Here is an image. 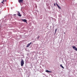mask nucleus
<instances>
[{
  "instance_id": "7ed1b4c3",
  "label": "nucleus",
  "mask_w": 77,
  "mask_h": 77,
  "mask_svg": "<svg viewBox=\"0 0 77 77\" xmlns=\"http://www.w3.org/2000/svg\"><path fill=\"white\" fill-rule=\"evenodd\" d=\"M32 44V42H30V43L28 44L27 46H26V47H29V46H30V45H31V44Z\"/></svg>"
},
{
  "instance_id": "1a4fd4ad",
  "label": "nucleus",
  "mask_w": 77,
  "mask_h": 77,
  "mask_svg": "<svg viewBox=\"0 0 77 77\" xmlns=\"http://www.w3.org/2000/svg\"><path fill=\"white\" fill-rule=\"evenodd\" d=\"M57 6L58 8H59V9H60V7L59 5Z\"/></svg>"
},
{
  "instance_id": "f257e3e1",
  "label": "nucleus",
  "mask_w": 77,
  "mask_h": 77,
  "mask_svg": "<svg viewBox=\"0 0 77 77\" xmlns=\"http://www.w3.org/2000/svg\"><path fill=\"white\" fill-rule=\"evenodd\" d=\"M24 60H22L21 61V66H23V65H24Z\"/></svg>"
},
{
  "instance_id": "f03ea898",
  "label": "nucleus",
  "mask_w": 77,
  "mask_h": 77,
  "mask_svg": "<svg viewBox=\"0 0 77 77\" xmlns=\"http://www.w3.org/2000/svg\"><path fill=\"white\" fill-rule=\"evenodd\" d=\"M17 15H18V16H19V17H21V15L20 14V12L18 11L17 12Z\"/></svg>"
},
{
  "instance_id": "2eb2a0df",
  "label": "nucleus",
  "mask_w": 77,
  "mask_h": 77,
  "mask_svg": "<svg viewBox=\"0 0 77 77\" xmlns=\"http://www.w3.org/2000/svg\"><path fill=\"white\" fill-rule=\"evenodd\" d=\"M14 16L17 15V14H14Z\"/></svg>"
},
{
  "instance_id": "423d86ee",
  "label": "nucleus",
  "mask_w": 77,
  "mask_h": 77,
  "mask_svg": "<svg viewBox=\"0 0 77 77\" xmlns=\"http://www.w3.org/2000/svg\"><path fill=\"white\" fill-rule=\"evenodd\" d=\"M18 2L19 3H23V0H19Z\"/></svg>"
},
{
  "instance_id": "20e7f679",
  "label": "nucleus",
  "mask_w": 77,
  "mask_h": 77,
  "mask_svg": "<svg viewBox=\"0 0 77 77\" xmlns=\"http://www.w3.org/2000/svg\"><path fill=\"white\" fill-rule=\"evenodd\" d=\"M72 48L73 49H75L76 51H77V48L75 46H72Z\"/></svg>"
},
{
  "instance_id": "ddd939ff",
  "label": "nucleus",
  "mask_w": 77,
  "mask_h": 77,
  "mask_svg": "<svg viewBox=\"0 0 77 77\" xmlns=\"http://www.w3.org/2000/svg\"><path fill=\"white\" fill-rule=\"evenodd\" d=\"M40 37V36H38V38H37V39H39V37Z\"/></svg>"
},
{
  "instance_id": "0eeeda50",
  "label": "nucleus",
  "mask_w": 77,
  "mask_h": 77,
  "mask_svg": "<svg viewBox=\"0 0 77 77\" xmlns=\"http://www.w3.org/2000/svg\"><path fill=\"white\" fill-rule=\"evenodd\" d=\"M45 72H50V73H51V72H52L51 71H49L48 70H46Z\"/></svg>"
},
{
  "instance_id": "9b49d317",
  "label": "nucleus",
  "mask_w": 77,
  "mask_h": 77,
  "mask_svg": "<svg viewBox=\"0 0 77 77\" xmlns=\"http://www.w3.org/2000/svg\"><path fill=\"white\" fill-rule=\"evenodd\" d=\"M57 31V29H56L55 30V32L56 33V32Z\"/></svg>"
},
{
  "instance_id": "39448f33",
  "label": "nucleus",
  "mask_w": 77,
  "mask_h": 77,
  "mask_svg": "<svg viewBox=\"0 0 77 77\" xmlns=\"http://www.w3.org/2000/svg\"><path fill=\"white\" fill-rule=\"evenodd\" d=\"M22 20L23 22H25V23H27V20L26 19H22Z\"/></svg>"
},
{
  "instance_id": "4468645a",
  "label": "nucleus",
  "mask_w": 77,
  "mask_h": 77,
  "mask_svg": "<svg viewBox=\"0 0 77 77\" xmlns=\"http://www.w3.org/2000/svg\"><path fill=\"white\" fill-rule=\"evenodd\" d=\"M3 2H3H3H2L1 3H3V4H4V3H3Z\"/></svg>"
},
{
  "instance_id": "6e6552de",
  "label": "nucleus",
  "mask_w": 77,
  "mask_h": 77,
  "mask_svg": "<svg viewBox=\"0 0 77 77\" xmlns=\"http://www.w3.org/2000/svg\"><path fill=\"white\" fill-rule=\"evenodd\" d=\"M60 66H61V67L62 68H63V69H64V67H63V66H62V64H60Z\"/></svg>"
},
{
  "instance_id": "f8f14e48",
  "label": "nucleus",
  "mask_w": 77,
  "mask_h": 77,
  "mask_svg": "<svg viewBox=\"0 0 77 77\" xmlns=\"http://www.w3.org/2000/svg\"><path fill=\"white\" fill-rule=\"evenodd\" d=\"M6 0H3V2H6Z\"/></svg>"
},
{
  "instance_id": "9d476101",
  "label": "nucleus",
  "mask_w": 77,
  "mask_h": 77,
  "mask_svg": "<svg viewBox=\"0 0 77 77\" xmlns=\"http://www.w3.org/2000/svg\"><path fill=\"white\" fill-rule=\"evenodd\" d=\"M56 5H57V6H59V5H58V4H57V3H56Z\"/></svg>"
},
{
  "instance_id": "dca6fc26",
  "label": "nucleus",
  "mask_w": 77,
  "mask_h": 77,
  "mask_svg": "<svg viewBox=\"0 0 77 77\" xmlns=\"http://www.w3.org/2000/svg\"><path fill=\"white\" fill-rule=\"evenodd\" d=\"M54 6H55V5H56L55 4H54Z\"/></svg>"
}]
</instances>
